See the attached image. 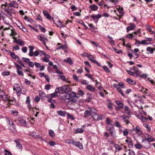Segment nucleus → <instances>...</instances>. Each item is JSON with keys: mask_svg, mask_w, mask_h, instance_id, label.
<instances>
[{"mask_svg": "<svg viewBox=\"0 0 155 155\" xmlns=\"http://www.w3.org/2000/svg\"><path fill=\"white\" fill-rule=\"evenodd\" d=\"M96 87H97L98 88L99 90H101L102 88V87H101L100 86V84L99 82H98L97 81V80H96Z\"/></svg>", "mask_w": 155, "mask_h": 155, "instance_id": "864d4df0", "label": "nucleus"}, {"mask_svg": "<svg viewBox=\"0 0 155 155\" xmlns=\"http://www.w3.org/2000/svg\"><path fill=\"white\" fill-rule=\"evenodd\" d=\"M10 55L14 59H19V57L18 56L16 55L15 54L14 52H11Z\"/></svg>", "mask_w": 155, "mask_h": 155, "instance_id": "c85d7f7f", "label": "nucleus"}, {"mask_svg": "<svg viewBox=\"0 0 155 155\" xmlns=\"http://www.w3.org/2000/svg\"><path fill=\"white\" fill-rule=\"evenodd\" d=\"M136 132V133H138L140 132V129L139 127L137 126L135 128Z\"/></svg>", "mask_w": 155, "mask_h": 155, "instance_id": "bf43d9fd", "label": "nucleus"}, {"mask_svg": "<svg viewBox=\"0 0 155 155\" xmlns=\"http://www.w3.org/2000/svg\"><path fill=\"white\" fill-rule=\"evenodd\" d=\"M6 12L7 14L10 16H12V14H15V11L12 8H10L8 7L7 10H6Z\"/></svg>", "mask_w": 155, "mask_h": 155, "instance_id": "423d86ee", "label": "nucleus"}, {"mask_svg": "<svg viewBox=\"0 0 155 155\" xmlns=\"http://www.w3.org/2000/svg\"><path fill=\"white\" fill-rule=\"evenodd\" d=\"M102 68H103L104 70L106 72H110V71H109V68L107 66H103Z\"/></svg>", "mask_w": 155, "mask_h": 155, "instance_id": "09e8293b", "label": "nucleus"}, {"mask_svg": "<svg viewBox=\"0 0 155 155\" xmlns=\"http://www.w3.org/2000/svg\"><path fill=\"white\" fill-rule=\"evenodd\" d=\"M126 142L128 143L129 147L131 148L133 146V143L132 140L130 138L127 137V139L125 140Z\"/></svg>", "mask_w": 155, "mask_h": 155, "instance_id": "1a4fd4ad", "label": "nucleus"}, {"mask_svg": "<svg viewBox=\"0 0 155 155\" xmlns=\"http://www.w3.org/2000/svg\"><path fill=\"white\" fill-rule=\"evenodd\" d=\"M38 38L41 41L44 40H45V41H48V39L43 36H42L41 35L38 36Z\"/></svg>", "mask_w": 155, "mask_h": 155, "instance_id": "c756f323", "label": "nucleus"}, {"mask_svg": "<svg viewBox=\"0 0 155 155\" xmlns=\"http://www.w3.org/2000/svg\"><path fill=\"white\" fill-rule=\"evenodd\" d=\"M78 96H82L84 94V92L81 90H79L78 92Z\"/></svg>", "mask_w": 155, "mask_h": 155, "instance_id": "473e14b6", "label": "nucleus"}, {"mask_svg": "<svg viewBox=\"0 0 155 155\" xmlns=\"http://www.w3.org/2000/svg\"><path fill=\"white\" fill-rule=\"evenodd\" d=\"M61 92L60 91L58 88V87L55 89V92L54 93L51 94V97L54 98L57 97L58 95V93H59Z\"/></svg>", "mask_w": 155, "mask_h": 155, "instance_id": "9d476101", "label": "nucleus"}, {"mask_svg": "<svg viewBox=\"0 0 155 155\" xmlns=\"http://www.w3.org/2000/svg\"><path fill=\"white\" fill-rule=\"evenodd\" d=\"M117 10L119 12H120V13L121 14V15H119V18H120L122 17L124 13V12L123 11V8H119L117 9Z\"/></svg>", "mask_w": 155, "mask_h": 155, "instance_id": "cd10ccee", "label": "nucleus"}, {"mask_svg": "<svg viewBox=\"0 0 155 155\" xmlns=\"http://www.w3.org/2000/svg\"><path fill=\"white\" fill-rule=\"evenodd\" d=\"M106 129L109 132L113 130H114V125H107L106 127Z\"/></svg>", "mask_w": 155, "mask_h": 155, "instance_id": "2eb2a0df", "label": "nucleus"}, {"mask_svg": "<svg viewBox=\"0 0 155 155\" xmlns=\"http://www.w3.org/2000/svg\"><path fill=\"white\" fill-rule=\"evenodd\" d=\"M17 72L19 75L24 76L23 71L21 70H17Z\"/></svg>", "mask_w": 155, "mask_h": 155, "instance_id": "4d7b16f0", "label": "nucleus"}, {"mask_svg": "<svg viewBox=\"0 0 155 155\" xmlns=\"http://www.w3.org/2000/svg\"><path fill=\"white\" fill-rule=\"evenodd\" d=\"M60 91L61 92L60 93H62L63 92H67L69 91L70 90L69 87L68 85H64L61 87H58Z\"/></svg>", "mask_w": 155, "mask_h": 155, "instance_id": "f257e3e1", "label": "nucleus"}, {"mask_svg": "<svg viewBox=\"0 0 155 155\" xmlns=\"http://www.w3.org/2000/svg\"><path fill=\"white\" fill-rule=\"evenodd\" d=\"M132 70H133L134 71V73L135 74H138L140 73V71L138 70L137 68L136 67H134Z\"/></svg>", "mask_w": 155, "mask_h": 155, "instance_id": "e433bc0d", "label": "nucleus"}, {"mask_svg": "<svg viewBox=\"0 0 155 155\" xmlns=\"http://www.w3.org/2000/svg\"><path fill=\"white\" fill-rule=\"evenodd\" d=\"M30 99L29 96H28L27 97L26 100V104H30Z\"/></svg>", "mask_w": 155, "mask_h": 155, "instance_id": "680f3d73", "label": "nucleus"}, {"mask_svg": "<svg viewBox=\"0 0 155 155\" xmlns=\"http://www.w3.org/2000/svg\"><path fill=\"white\" fill-rule=\"evenodd\" d=\"M81 55L83 56H85V57H87L88 58L90 56L92 57L93 58V56L92 55L90 54L87 53H84L83 54H81Z\"/></svg>", "mask_w": 155, "mask_h": 155, "instance_id": "5fc2aeb1", "label": "nucleus"}, {"mask_svg": "<svg viewBox=\"0 0 155 155\" xmlns=\"http://www.w3.org/2000/svg\"><path fill=\"white\" fill-rule=\"evenodd\" d=\"M113 49L114 50V51L117 54L122 53V51L121 50H118L115 48H113Z\"/></svg>", "mask_w": 155, "mask_h": 155, "instance_id": "8fccbe9b", "label": "nucleus"}, {"mask_svg": "<svg viewBox=\"0 0 155 155\" xmlns=\"http://www.w3.org/2000/svg\"><path fill=\"white\" fill-rule=\"evenodd\" d=\"M74 141L72 140H70L69 139H67L66 140V143L69 144L71 143L73 144V142H74Z\"/></svg>", "mask_w": 155, "mask_h": 155, "instance_id": "603ef678", "label": "nucleus"}, {"mask_svg": "<svg viewBox=\"0 0 155 155\" xmlns=\"http://www.w3.org/2000/svg\"><path fill=\"white\" fill-rule=\"evenodd\" d=\"M11 112L12 114L15 116L18 115V112L16 110H12Z\"/></svg>", "mask_w": 155, "mask_h": 155, "instance_id": "13d9d810", "label": "nucleus"}, {"mask_svg": "<svg viewBox=\"0 0 155 155\" xmlns=\"http://www.w3.org/2000/svg\"><path fill=\"white\" fill-rule=\"evenodd\" d=\"M93 118L95 120H101L102 119V116H100L97 114H94L92 116Z\"/></svg>", "mask_w": 155, "mask_h": 155, "instance_id": "0eeeda50", "label": "nucleus"}, {"mask_svg": "<svg viewBox=\"0 0 155 155\" xmlns=\"http://www.w3.org/2000/svg\"><path fill=\"white\" fill-rule=\"evenodd\" d=\"M134 27L133 26H130L127 27V31L128 32L129 31L133 30Z\"/></svg>", "mask_w": 155, "mask_h": 155, "instance_id": "6e6d98bb", "label": "nucleus"}, {"mask_svg": "<svg viewBox=\"0 0 155 155\" xmlns=\"http://www.w3.org/2000/svg\"><path fill=\"white\" fill-rule=\"evenodd\" d=\"M70 95V98H72V100L73 101V98L74 97H77V98L79 97V96H78L77 94L75 92H72L70 94H69Z\"/></svg>", "mask_w": 155, "mask_h": 155, "instance_id": "dca6fc26", "label": "nucleus"}, {"mask_svg": "<svg viewBox=\"0 0 155 155\" xmlns=\"http://www.w3.org/2000/svg\"><path fill=\"white\" fill-rule=\"evenodd\" d=\"M134 34L133 33L131 34H127V37L129 39H132L134 37Z\"/></svg>", "mask_w": 155, "mask_h": 155, "instance_id": "ea45409f", "label": "nucleus"}, {"mask_svg": "<svg viewBox=\"0 0 155 155\" xmlns=\"http://www.w3.org/2000/svg\"><path fill=\"white\" fill-rule=\"evenodd\" d=\"M7 96V95H6V97H4V98H6V100L4 101H7L9 104H12V102L14 100V98H13L12 99H10L8 98Z\"/></svg>", "mask_w": 155, "mask_h": 155, "instance_id": "4be33fe9", "label": "nucleus"}, {"mask_svg": "<svg viewBox=\"0 0 155 155\" xmlns=\"http://www.w3.org/2000/svg\"><path fill=\"white\" fill-rule=\"evenodd\" d=\"M90 8L93 11H96L98 9V7L97 5H91Z\"/></svg>", "mask_w": 155, "mask_h": 155, "instance_id": "2f4dec72", "label": "nucleus"}, {"mask_svg": "<svg viewBox=\"0 0 155 155\" xmlns=\"http://www.w3.org/2000/svg\"><path fill=\"white\" fill-rule=\"evenodd\" d=\"M127 81L129 84L132 85H134L136 84V82L134 80L130 79L127 78L126 80Z\"/></svg>", "mask_w": 155, "mask_h": 155, "instance_id": "b1692460", "label": "nucleus"}, {"mask_svg": "<svg viewBox=\"0 0 155 155\" xmlns=\"http://www.w3.org/2000/svg\"><path fill=\"white\" fill-rule=\"evenodd\" d=\"M73 144L75 145L77 147L80 149L83 148V146L82 144L79 142L74 141L73 142Z\"/></svg>", "mask_w": 155, "mask_h": 155, "instance_id": "f8f14e48", "label": "nucleus"}, {"mask_svg": "<svg viewBox=\"0 0 155 155\" xmlns=\"http://www.w3.org/2000/svg\"><path fill=\"white\" fill-rule=\"evenodd\" d=\"M15 142L16 143V146L18 148V149H22V146L21 144L19 142V140L18 139H17L14 140Z\"/></svg>", "mask_w": 155, "mask_h": 155, "instance_id": "ddd939ff", "label": "nucleus"}, {"mask_svg": "<svg viewBox=\"0 0 155 155\" xmlns=\"http://www.w3.org/2000/svg\"><path fill=\"white\" fill-rule=\"evenodd\" d=\"M8 7H13L15 8H18V4L14 1H12L8 4L7 5Z\"/></svg>", "mask_w": 155, "mask_h": 155, "instance_id": "20e7f679", "label": "nucleus"}, {"mask_svg": "<svg viewBox=\"0 0 155 155\" xmlns=\"http://www.w3.org/2000/svg\"><path fill=\"white\" fill-rule=\"evenodd\" d=\"M6 120L7 123H8L10 125H11L12 126L13 129H15V126L14 125V124L12 121L11 119L10 118L7 117L6 118Z\"/></svg>", "mask_w": 155, "mask_h": 155, "instance_id": "6e6552de", "label": "nucleus"}, {"mask_svg": "<svg viewBox=\"0 0 155 155\" xmlns=\"http://www.w3.org/2000/svg\"><path fill=\"white\" fill-rule=\"evenodd\" d=\"M15 42L17 44H18L21 46H23L24 45L25 42L20 39L16 40L15 41Z\"/></svg>", "mask_w": 155, "mask_h": 155, "instance_id": "a211bd4d", "label": "nucleus"}, {"mask_svg": "<svg viewBox=\"0 0 155 155\" xmlns=\"http://www.w3.org/2000/svg\"><path fill=\"white\" fill-rule=\"evenodd\" d=\"M8 3L7 2H5V4H2V5L1 7L4 10L5 12H6V10H7V8H6V7H8Z\"/></svg>", "mask_w": 155, "mask_h": 155, "instance_id": "72a5a7b5", "label": "nucleus"}, {"mask_svg": "<svg viewBox=\"0 0 155 155\" xmlns=\"http://www.w3.org/2000/svg\"><path fill=\"white\" fill-rule=\"evenodd\" d=\"M117 90L123 96H125L124 94L122 91L120 87H118L117 88Z\"/></svg>", "mask_w": 155, "mask_h": 155, "instance_id": "49530a36", "label": "nucleus"}, {"mask_svg": "<svg viewBox=\"0 0 155 155\" xmlns=\"http://www.w3.org/2000/svg\"><path fill=\"white\" fill-rule=\"evenodd\" d=\"M67 116L69 119H71L72 120H74V118L69 113L67 114Z\"/></svg>", "mask_w": 155, "mask_h": 155, "instance_id": "79ce46f5", "label": "nucleus"}, {"mask_svg": "<svg viewBox=\"0 0 155 155\" xmlns=\"http://www.w3.org/2000/svg\"><path fill=\"white\" fill-rule=\"evenodd\" d=\"M126 71H127L128 74L131 76H134V74H135V73L134 72H132L130 71L127 70Z\"/></svg>", "mask_w": 155, "mask_h": 155, "instance_id": "e2e57ef3", "label": "nucleus"}, {"mask_svg": "<svg viewBox=\"0 0 155 155\" xmlns=\"http://www.w3.org/2000/svg\"><path fill=\"white\" fill-rule=\"evenodd\" d=\"M112 122V121L110 120L109 118H107L106 120V123L107 124V125H113L111 124Z\"/></svg>", "mask_w": 155, "mask_h": 155, "instance_id": "f704fd0d", "label": "nucleus"}, {"mask_svg": "<svg viewBox=\"0 0 155 155\" xmlns=\"http://www.w3.org/2000/svg\"><path fill=\"white\" fill-rule=\"evenodd\" d=\"M146 140L150 142H152L154 140V139L151 135L148 134H146L144 136Z\"/></svg>", "mask_w": 155, "mask_h": 155, "instance_id": "39448f33", "label": "nucleus"}, {"mask_svg": "<svg viewBox=\"0 0 155 155\" xmlns=\"http://www.w3.org/2000/svg\"><path fill=\"white\" fill-rule=\"evenodd\" d=\"M90 111L91 112V114L92 113L96 114L97 112V110L94 108H91Z\"/></svg>", "mask_w": 155, "mask_h": 155, "instance_id": "de8ad7c7", "label": "nucleus"}, {"mask_svg": "<svg viewBox=\"0 0 155 155\" xmlns=\"http://www.w3.org/2000/svg\"><path fill=\"white\" fill-rule=\"evenodd\" d=\"M63 61L64 62H66L68 63L69 64L71 65L73 64V61L71 60V58H68L67 59H65L63 60Z\"/></svg>", "mask_w": 155, "mask_h": 155, "instance_id": "a878e982", "label": "nucleus"}, {"mask_svg": "<svg viewBox=\"0 0 155 155\" xmlns=\"http://www.w3.org/2000/svg\"><path fill=\"white\" fill-rule=\"evenodd\" d=\"M155 50V48H152L150 47H148L146 48V51H149L150 53L152 54L153 53L154 51Z\"/></svg>", "mask_w": 155, "mask_h": 155, "instance_id": "5701e85b", "label": "nucleus"}, {"mask_svg": "<svg viewBox=\"0 0 155 155\" xmlns=\"http://www.w3.org/2000/svg\"><path fill=\"white\" fill-rule=\"evenodd\" d=\"M43 12L44 16L46 17L47 19L49 20L51 19V16L47 11L46 10H43Z\"/></svg>", "mask_w": 155, "mask_h": 155, "instance_id": "9b49d317", "label": "nucleus"}, {"mask_svg": "<svg viewBox=\"0 0 155 155\" xmlns=\"http://www.w3.org/2000/svg\"><path fill=\"white\" fill-rule=\"evenodd\" d=\"M107 38L110 39V40L108 41L110 43L111 45H115V42L112 39V38L109 35H108Z\"/></svg>", "mask_w": 155, "mask_h": 155, "instance_id": "bb28decb", "label": "nucleus"}, {"mask_svg": "<svg viewBox=\"0 0 155 155\" xmlns=\"http://www.w3.org/2000/svg\"><path fill=\"white\" fill-rule=\"evenodd\" d=\"M84 114L85 115V117H86V116L88 117L91 115L92 114L90 110H86L84 113Z\"/></svg>", "mask_w": 155, "mask_h": 155, "instance_id": "7c9ffc66", "label": "nucleus"}, {"mask_svg": "<svg viewBox=\"0 0 155 155\" xmlns=\"http://www.w3.org/2000/svg\"><path fill=\"white\" fill-rule=\"evenodd\" d=\"M18 120L22 125H24L26 124L27 123L25 120L22 118H19L18 119Z\"/></svg>", "mask_w": 155, "mask_h": 155, "instance_id": "aec40b11", "label": "nucleus"}, {"mask_svg": "<svg viewBox=\"0 0 155 155\" xmlns=\"http://www.w3.org/2000/svg\"><path fill=\"white\" fill-rule=\"evenodd\" d=\"M142 143H143L142 146L144 148L148 149L151 147L150 142L147 141L146 139H143L142 141Z\"/></svg>", "mask_w": 155, "mask_h": 155, "instance_id": "f03ea898", "label": "nucleus"}, {"mask_svg": "<svg viewBox=\"0 0 155 155\" xmlns=\"http://www.w3.org/2000/svg\"><path fill=\"white\" fill-rule=\"evenodd\" d=\"M114 125L115 127L118 128H120L121 127V125L120 124V123L118 121H116Z\"/></svg>", "mask_w": 155, "mask_h": 155, "instance_id": "58836bf2", "label": "nucleus"}, {"mask_svg": "<svg viewBox=\"0 0 155 155\" xmlns=\"http://www.w3.org/2000/svg\"><path fill=\"white\" fill-rule=\"evenodd\" d=\"M121 117L123 118V121L126 122L127 124H129V122L128 121V119L129 118V117L127 116L125 117L124 116H121Z\"/></svg>", "mask_w": 155, "mask_h": 155, "instance_id": "393cba45", "label": "nucleus"}, {"mask_svg": "<svg viewBox=\"0 0 155 155\" xmlns=\"http://www.w3.org/2000/svg\"><path fill=\"white\" fill-rule=\"evenodd\" d=\"M129 131L127 129H125L123 131V135L124 136H126L128 135Z\"/></svg>", "mask_w": 155, "mask_h": 155, "instance_id": "a18cd8bd", "label": "nucleus"}, {"mask_svg": "<svg viewBox=\"0 0 155 155\" xmlns=\"http://www.w3.org/2000/svg\"><path fill=\"white\" fill-rule=\"evenodd\" d=\"M39 29L41 31L43 32H45L46 31V29L42 27L41 25H39L38 26Z\"/></svg>", "mask_w": 155, "mask_h": 155, "instance_id": "3c124183", "label": "nucleus"}, {"mask_svg": "<svg viewBox=\"0 0 155 155\" xmlns=\"http://www.w3.org/2000/svg\"><path fill=\"white\" fill-rule=\"evenodd\" d=\"M135 147L136 148L140 149L142 148L143 146L142 145H141L139 143H137L135 145Z\"/></svg>", "mask_w": 155, "mask_h": 155, "instance_id": "c03bdc74", "label": "nucleus"}, {"mask_svg": "<svg viewBox=\"0 0 155 155\" xmlns=\"http://www.w3.org/2000/svg\"><path fill=\"white\" fill-rule=\"evenodd\" d=\"M83 132V129L80 128H77L75 130V132L76 134L81 133Z\"/></svg>", "mask_w": 155, "mask_h": 155, "instance_id": "4c0bfd02", "label": "nucleus"}, {"mask_svg": "<svg viewBox=\"0 0 155 155\" xmlns=\"http://www.w3.org/2000/svg\"><path fill=\"white\" fill-rule=\"evenodd\" d=\"M109 133L110 134L111 136L113 137H116V133L114 130H113L110 132Z\"/></svg>", "mask_w": 155, "mask_h": 155, "instance_id": "37998d69", "label": "nucleus"}, {"mask_svg": "<svg viewBox=\"0 0 155 155\" xmlns=\"http://www.w3.org/2000/svg\"><path fill=\"white\" fill-rule=\"evenodd\" d=\"M115 102L118 106V107H119L121 108H123L124 104L122 102L119 100L116 101H115Z\"/></svg>", "mask_w": 155, "mask_h": 155, "instance_id": "6ab92c4d", "label": "nucleus"}, {"mask_svg": "<svg viewBox=\"0 0 155 155\" xmlns=\"http://www.w3.org/2000/svg\"><path fill=\"white\" fill-rule=\"evenodd\" d=\"M13 89L14 90L16 91V94L18 96H20L21 95L20 92L21 90L19 85L18 84H15L14 86Z\"/></svg>", "mask_w": 155, "mask_h": 155, "instance_id": "7ed1b4c3", "label": "nucleus"}, {"mask_svg": "<svg viewBox=\"0 0 155 155\" xmlns=\"http://www.w3.org/2000/svg\"><path fill=\"white\" fill-rule=\"evenodd\" d=\"M61 48H62L63 49H64L66 48V46L65 45H61V46L58 47L57 48V50H58L59 49H60Z\"/></svg>", "mask_w": 155, "mask_h": 155, "instance_id": "052dcab7", "label": "nucleus"}, {"mask_svg": "<svg viewBox=\"0 0 155 155\" xmlns=\"http://www.w3.org/2000/svg\"><path fill=\"white\" fill-rule=\"evenodd\" d=\"M15 65L17 68V70H19L22 69L21 67L17 64H15Z\"/></svg>", "mask_w": 155, "mask_h": 155, "instance_id": "0e129e2a", "label": "nucleus"}, {"mask_svg": "<svg viewBox=\"0 0 155 155\" xmlns=\"http://www.w3.org/2000/svg\"><path fill=\"white\" fill-rule=\"evenodd\" d=\"M128 155H135V153L133 151L129 150Z\"/></svg>", "mask_w": 155, "mask_h": 155, "instance_id": "338daca9", "label": "nucleus"}, {"mask_svg": "<svg viewBox=\"0 0 155 155\" xmlns=\"http://www.w3.org/2000/svg\"><path fill=\"white\" fill-rule=\"evenodd\" d=\"M48 133L49 135L52 137H54L55 136V134L54 131L52 130H50L49 131Z\"/></svg>", "mask_w": 155, "mask_h": 155, "instance_id": "c9c22d12", "label": "nucleus"}, {"mask_svg": "<svg viewBox=\"0 0 155 155\" xmlns=\"http://www.w3.org/2000/svg\"><path fill=\"white\" fill-rule=\"evenodd\" d=\"M0 97L3 100H5L6 98H4L5 97H6V95L5 93L0 88Z\"/></svg>", "mask_w": 155, "mask_h": 155, "instance_id": "4468645a", "label": "nucleus"}, {"mask_svg": "<svg viewBox=\"0 0 155 155\" xmlns=\"http://www.w3.org/2000/svg\"><path fill=\"white\" fill-rule=\"evenodd\" d=\"M64 98H63V99H69L70 98V95L69 94H65L64 95Z\"/></svg>", "mask_w": 155, "mask_h": 155, "instance_id": "a19ab883", "label": "nucleus"}, {"mask_svg": "<svg viewBox=\"0 0 155 155\" xmlns=\"http://www.w3.org/2000/svg\"><path fill=\"white\" fill-rule=\"evenodd\" d=\"M59 77L63 81H65L66 78L65 77L64 75L59 76Z\"/></svg>", "mask_w": 155, "mask_h": 155, "instance_id": "69168bd1", "label": "nucleus"}, {"mask_svg": "<svg viewBox=\"0 0 155 155\" xmlns=\"http://www.w3.org/2000/svg\"><path fill=\"white\" fill-rule=\"evenodd\" d=\"M5 155H12V154L8 150H5Z\"/></svg>", "mask_w": 155, "mask_h": 155, "instance_id": "774afa93", "label": "nucleus"}, {"mask_svg": "<svg viewBox=\"0 0 155 155\" xmlns=\"http://www.w3.org/2000/svg\"><path fill=\"white\" fill-rule=\"evenodd\" d=\"M57 113L59 115L61 116H65L66 114V112L65 111L61 110L58 111Z\"/></svg>", "mask_w": 155, "mask_h": 155, "instance_id": "412c9836", "label": "nucleus"}, {"mask_svg": "<svg viewBox=\"0 0 155 155\" xmlns=\"http://www.w3.org/2000/svg\"><path fill=\"white\" fill-rule=\"evenodd\" d=\"M86 88L91 91H94L95 90V88L90 84L87 85L86 86Z\"/></svg>", "mask_w": 155, "mask_h": 155, "instance_id": "f3484780", "label": "nucleus"}]
</instances>
